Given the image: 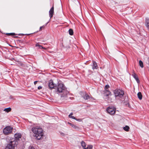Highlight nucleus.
Instances as JSON below:
<instances>
[{
  "label": "nucleus",
  "mask_w": 149,
  "mask_h": 149,
  "mask_svg": "<svg viewBox=\"0 0 149 149\" xmlns=\"http://www.w3.org/2000/svg\"><path fill=\"white\" fill-rule=\"evenodd\" d=\"M56 88V92L60 94L61 100H67V97L69 93L64 85L61 83L59 84Z\"/></svg>",
  "instance_id": "obj_1"
},
{
  "label": "nucleus",
  "mask_w": 149,
  "mask_h": 149,
  "mask_svg": "<svg viewBox=\"0 0 149 149\" xmlns=\"http://www.w3.org/2000/svg\"><path fill=\"white\" fill-rule=\"evenodd\" d=\"M32 131L34 133L33 136L38 140H40L43 137V133L42 128L39 127H33Z\"/></svg>",
  "instance_id": "obj_2"
},
{
  "label": "nucleus",
  "mask_w": 149,
  "mask_h": 149,
  "mask_svg": "<svg viewBox=\"0 0 149 149\" xmlns=\"http://www.w3.org/2000/svg\"><path fill=\"white\" fill-rule=\"evenodd\" d=\"M18 144V142L15 141V139L12 138L10 139L9 143L6 146L5 149H15V147Z\"/></svg>",
  "instance_id": "obj_3"
},
{
  "label": "nucleus",
  "mask_w": 149,
  "mask_h": 149,
  "mask_svg": "<svg viewBox=\"0 0 149 149\" xmlns=\"http://www.w3.org/2000/svg\"><path fill=\"white\" fill-rule=\"evenodd\" d=\"M114 93L116 98L117 99L118 98H122L124 94L123 91L118 89L115 90L114 91Z\"/></svg>",
  "instance_id": "obj_4"
},
{
  "label": "nucleus",
  "mask_w": 149,
  "mask_h": 149,
  "mask_svg": "<svg viewBox=\"0 0 149 149\" xmlns=\"http://www.w3.org/2000/svg\"><path fill=\"white\" fill-rule=\"evenodd\" d=\"M13 128L10 126H8L4 128L3 130V133L6 135H8L12 133Z\"/></svg>",
  "instance_id": "obj_5"
},
{
  "label": "nucleus",
  "mask_w": 149,
  "mask_h": 149,
  "mask_svg": "<svg viewBox=\"0 0 149 149\" xmlns=\"http://www.w3.org/2000/svg\"><path fill=\"white\" fill-rule=\"evenodd\" d=\"M107 111L109 114L113 115L115 113L116 109L114 107H108L107 108Z\"/></svg>",
  "instance_id": "obj_6"
},
{
  "label": "nucleus",
  "mask_w": 149,
  "mask_h": 149,
  "mask_svg": "<svg viewBox=\"0 0 149 149\" xmlns=\"http://www.w3.org/2000/svg\"><path fill=\"white\" fill-rule=\"evenodd\" d=\"M104 97L105 99H107L109 95H111V92L108 90H105L104 91Z\"/></svg>",
  "instance_id": "obj_7"
},
{
  "label": "nucleus",
  "mask_w": 149,
  "mask_h": 149,
  "mask_svg": "<svg viewBox=\"0 0 149 149\" xmlns=\"http://www.w3.org/2000/svg\"><path fill=\"white\" fill-rule=\"evenodd\" d=\"M48 86L49 88H55L56 87V86H55V85L53 83V81L52 80L49 81V83Z\"/></svg>",
  "instance_id": "obj_8"
},
{
  "label": "nucleus",
  "mask_w": 149,
  "mask_h": 149,
  "mask_svg": "<svg viewBox=\"0 0 149 149\" xmlns=\"http://www.w3.org/2000/svg\"><path fill=\"white\" fill-rule=\"evenodd\" d=\"M22 135L20 133H16L15 134V138H13L15 139V141H17L18 142V141L19 140L21 137Z\"/></svg>",
  "instance_id": "obj_9"
},
{
  "label": "nucleus",
  "mask_w": 149,
  "mask_h": 149,
  "mask_svg": "<svg viewBox=\"0 0 149 149\" xmlns=\"http://www.w3.org/2000/svg\"><path fill=\"white\" fill-rule=\"evenodd\" d=\"M84 96H83V98L86 100H91V99L93 98L92 97H91L90 96L87 94L85 93H83Z\"/></svg>",
  "instance_id": "obj_10"
},
{
  "label": "nucleus",
  "mask_w": 149,
  "mask_h": 149,
  "mask_svg": "<svg viewBox=\"0 0 149 149\" xmlns=\"http://www.w3.org/2000/svg\"><path fill=\"white\" fill-rule=\"evenodd\" d=\"M54 13V5L50 9L49 11V16L50 17V18L52 17L53 14Z\"/></svg>",
  "instance_id": "obj_11"
},
{
  "label": "nucleus",
  "mask_w": 149,
  "mask_h": 149,
  "mask_svg": "<svg viewBox=\"0 0 149 149\" xmlns=\"http://www.w3.org/2000/svg\"><path fill=\"white\" fill-rule=\"evenodd\" d=\"M68 124L70 125V126H71L73 128H74L75 129H79V127L76 125L73 124H72L71 123H70L69 122H68Z\"/></svg>",
  "instance_id": "obj_12"
},
{
  "label": "nucleus",
  "mask_w": 149,
  "mask_h": 149,
  "mask_svg": "<svg viewBox=\"0 0 149 149\" xmlns=\"http://www.w3.org/2000/svg\"><path fill=\"white\" fill-rule=\"evenodd\" d=\"M146 26L149 31V19L146 18Z\"/></svg>",
  "instance_id": "obj_13"
},
{
  "label": "nucleus",
  "mask_w": 149,
  "mask_h": 149,
  "mask_svg": "<svg viewBox=\"0 0 149 149\" xmlns=\"http://www.w3.org/2000/svg\"><path fill=\"white\" fill-rule=\"evenodd\" d=\"M93 66L92 67V68L93 69H97V68H98V66L97 65V64L96 62H95L93 61Z\"/></svg>",
  "instance_id": "obj_14"
},
{
  "label": "nucleus",
  "mask_w": 149,
  "mask_h": 149,
  "mask_svg": "<svg viewBox=\"0 0 149 149\" xmlns=\"http://www.w3.org/2000/svg\"><path fill=\"white\" fill-rule=\"evenodd\" d=\"M35 46L36 47H38V48L40 49H46V48L45 47H43L42 46L40 45L39 42L37 43L36 44Z\"/></svg>",
  "instance_id": "obj_15"
},
{
  "label": "nucleus",
  "mask_w": 149,
  "mask_h": 149,
  "mask_svg": "<svg viewBox=\"0 0 149 149\" xmlns=\"http://www.w3.org/2000/svg\"><path fill=\"white\" fill-rule=\"evenodd\" d=\"M133 76L134 78L136 81L138 83V82H139V78H138V77L136 74H133Z\"/></svg>",
  "instance_id": "obj_16"
},
{
  "label": "nucleus",
  "mask_w": 149,
  "mask_h": 149,
  "mask_svg": "<svg viewBox=\"0 0 149 149\" xmlns=\"http://www.w3.org/2000/svg\"><path fill=\"white\" fill-rule=\"evenodd\" d=\"M137 96L139 100H141L142 99V95L141 92H139L137 94Z\"/></svg>",
  "instance_id": "obj_17"
},
{
  "label": "nucleus",
  "mask_w": 149,
  "mask_h": 149,
  "mask_svg": "<svg viewBox=\"0 0 149 149\" xmlns=\"http://www.w3.org/2000/svg\"><path fill=\"white\" fill-rule=\"evenodd\" d=\"M11 110V109L10 107H9L5 109L3 111L7 113L10 111Z\"/></svg>",
  "instance_id": "obj_18"
},
{
  "label": "nucleus",
  "mask_w": 149,
  "mask_h": 149,
  "mask_svg": "<svg viewBox=\"0 0 149 149\" xmlns=\"http://www.w3.org/2000/svg\"><path fill=\"white\" fill-rule=\"evenodd\" d=\"M81 144L83 148V149L86 147V143L83 141H82L81 142Z\"/></svg>",
  "instance_id": "obj_19"
},
{
  "label": "nucleus",
  "mask_w": 149,
  "mask_h": 149,
  "mask_svg": "<svg viewBox=\"0 0 149 149\" xmlns=\"http://www.w3.org/2000/svg\"><path fill=\"white\" fill-rule=\"evenodd\" d=\"M129 127L127 125L125 126V127H123V128L124 130L127 132L129 131Z\"/></svg>",
  "instance_id": "obj_20"
},
{
  "label": "nucleus",
  "mask_w": 149,
  "mask_h": 149,
  "mask_svg": "<svg viewBox=\"0 0 149 149\" xmlns=\"http://www.w3.org/2000/svg\"><path fill=\"white\" fill-rule=\"evenodd\" d=\"M139 63L140 66L141 68H143V62L141 61L140 60L139 62Z\"/></svg>",
  "instance_id": "obj_21"
},
{
  "label": "nucleus",
  "mask_w": 149,
  "mask_h": 149,
  "mask_svg": "<svg viewBox=\"0 0 149 149\" xmlns=\"http://www.w3.org/2000/svg\"><path fill=\"white\" fill-rule=\"evenodd\" d=\"M69 34L70 35H72L73 34V31L72 29H70L69 30Z\"/></svg>",
  "instance_id": "obj_22"
},
{
  "label": "nucleus",
  "mask_w": 149,
  "mask_h": 149,
  "mask_svg": "<svg viewBox=\"0 0 149 149\" xmlns=\"http://www.w3.org/2000/svg\"><path fill=\"white\" fill-rule=\"evenodd\" d=\"M93 146L91 145H88L86 148H85L84 149H92Z\"/></svg>",
  "instance_id": "obj_23"
},
{
  "label": "nucleus",
  "mask_w": 149,
  "mask_h": 149,
  "mask_svg": "<svg viewBox=\"0 0 149 149\" xmlns=\"http://www.w3.org/2000/svg\"><path fill=\"white\" fill-rule=\"evenodd\" d=\"M18 64V65L20 66H22V67H24V64L21 62H19Z\"/></svg>",
  "instance_id": "obj_24"
},
{
  "label": "nucleus",
  "mask_w": 149,
  "mask_h": 149,
  "mask_svg": "<svg viewBox=\"0 0 149 149\" xmlns=\"http://www.w3.org/2000/svg\"><path fill=\"white\" fill-rule=\"evenodd\" d=\"M6 34L8 36H14L15 35V33H6Z\"/></svg>",
  "instance_id": "obj_25"
},
{
  "label": "nucleus",
  "mask_w": 149,
  "mask_h": 149,
  "mask_svg": "<svg viewBox=\"0 0 149 149\" xmlns=\"http://www.w3.org/2000/svg\"><path fill=\"white\" fill-rule=\"evenodd\" d=\"M109 86L108 85H106L104 87L105 90H107V89L109 88Z\"/></svg>",
  "instance_id": "obj_26"
},
{
  "label": "nucleus",
  "mask_w": 149,
  "mask_h": 149,
  "mask_svg": "<svg viewBox=\"0 0 149 149\" xmlns=\"http://www.w3.org/2000/svg\"><path fill=\"white\" fill-rule=\"evenodd\" d=\"M29 149H35V148L33 146H30L29 148Z\"/></svg>",
  "instance_id": "obj_27"
},
{
  "label": "nucleus",
  "mask_w": 149,
  "mask_h": 149,
  "mask_svg": "<svg viewBox=\"0 0 149 149\" xmlns=\"http://www.w3.org/2000/svg\"><path fill=\"white\" fill-rule=\"evenodd\" d=\"M75 120H76L77 121H79V122H80L81 121V120L80 119H77L76 118V119H75Z\"/></svg>",
  "instance_id": "obj_28"
},
{
  "label": "nucleus",
  "mask_w": 149,
  "mask_h": 149,
  "mask_svg": "<svg viewBox=\"0 0 149 149\" xmlns=\"http://www.w3.org/2000/svg\"><path fill=\"white\" fill-rule=\"evenodd\" d=\"M70 118H72L73 119H76V118L74 116H70V117H69Z\"/></svg>",
  "instance_id": "obj_29"
},
{
  "label": "nucleus",
  "mask_w": 149,
  "mask_h": 149,
  "mask_svg": "<svg viewBox=\"0 0 149 149\" xmlns=\"http://www.w3.org/2000/svg\"><path fill=\"white\" fill-rule=\"evenodd\" d=\"M42 88V87L41 86H39L38 87V89L39 90H40Z\"/></svg>",
  "instance_id": "obj_30"
},
{
  "label": "nucleus",
  "mask_w": 149,
  "mask_h": 149,
  "mask_svg": "<svg viewBox=\"0 0 149 149\" xmlns=\"http://www.w3.org/2000/svg\"><path fill=\"white\" fill-rule=\"evenodd\" d=\"M73 113H71L69 115V117H70V116H71L72 115H73Z\"/></svg>",
  "instance_id": "obj_31"
},
{
  "label": "nucleus",
  "mask_w": 149,
  "mask_h": 149,
  "mask_svg": "<svg viewBox=\"0 0 149 149\" xmlns=\"http://www.w3.org/2000/svg\"><path fill=\"white\" fill-rule=\"evenodd\" d=\"M38 81H35L34 82V84L35 85L36 84H37V83L38 82Z\"/></svg>",
  "instance_id": "obj_32"
},
{
  "label": "nucleus",
  "mask_w": 149,
  "mask_h": 149,
  "mask_svg": "<svg viewBox=\"0 0 149 149\" xmlns=\"http://www.w3.org/2000/svg\"><path fill=\"white\" fill-rule=\"evenodd\" d=\"M43 26H41L40 27V31L43 28Z\"/></svg>",
  "instance_id": "obj_33"
}]
</instances>
